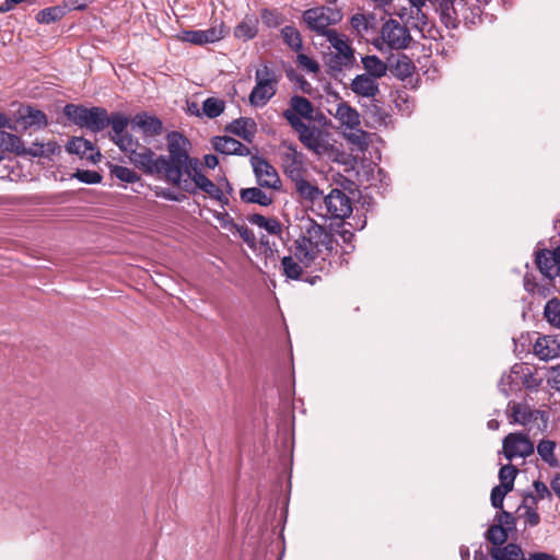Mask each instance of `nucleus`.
<instances>
[{
    "instance_id": "nucleus-22",
    "label": "nucleus",
    "mask_w": 560,
    "mask_h": 560,
    "mask_svg": "<svg viewBox=\"0 0 560 560\" xmlns=\"http://www.w3.org/2000/svg\"><path fill=\"white\" fill-rule=\"evenodd\" d=\"M534 353L540 360L548 361L560 354V345L549 336L538 337L534 345Z\"/></svg>"
},
{
    "instance_id": "nucleus-27",
    "label": "nucleus",
    "mask_w": 560,
    "mask_h": 560,
    "mask_svg": "<svg viewBox=\"0 0 560 560\" xmlns=\"http://www.w3.org/2000/svg\"><path fill=\"white\" fill-rule=\"evenodd\" d=\"M240 197L243 202L257 203L262 207H268L272 203L273 199L258 187L243 188L240 191Z\"/></svg>"
},
{
    "instance_id": "nucleus-32",
    "label": "nucleus",
    "mask_w": 560,
    "mask_h": 560,
    "mask_svg": "<svg viewBox=\"0 0 560 560\" xmlns=\"http://www.w3.org/2000/svg\"><path fill=\"white\" fill-rule=\"evenodd\" d=\"M551 250L542 249L536 254V265L539 271L547 278L553 279L558 276V272H553L556 262L550 259Z\"/></svg>"
},
{
    "instance_id": "nucleus-16",
    "label": "nucleus",
    "mask_w": 560,
    "mask_h": 560,
    "mask_svg": "<svg viewBox=\"0 0 560 560\" xmlns=\"http://www.w3.org/2000/svg\"><path fill=\"white\" fill-rule=\"evenodd\" d=\"M351 91L361 97L374 98L380 94V84L368 74H358L350 83Z\"/></svg>"
},
{
    "instance_id": "nucleus-34",
    "label": "nucleus",
    "mask_w": 560,
    "mask_h": 560,
    "mask_svg": "<svg viewBox=\"0 0 560 560\" xmlns=\"http://www.w3.org/2000/svg\"><path fill=\"white\" fill-rule=\"evenodd\" d=\"M556 443L550 440H541L537 445V453L550 467H559L560 463L555 456Z\"/></svg>"
},
{
    "instance_id": "nucleus-25",
    "label": "nucleus",
    "mask_w": 560,
    "mask_h": 560,
    "mask_svg": "<svg viewBox=\"0 0 560 560\" xmlns=\"http://www.w3.org/2000/svg\"><path fill=\"white\" fill-rule=\"evenodd\" d=\"M68 151L93 162H96V158L97 160L101 158V153L95 150L92 142L84 138L72 139L68 144Z\"/></svg>"
},
{
    "instance_id": "nucleus-20",
    "label": "nucleus",
    "mask_w": 560,
    "mask_h": 560,
    "mask_svg": "<svg viewBox=\"0 0 560 560\" xmlns=\"http://www.w3.org/2000/svg\"><path fill=\"white\" fill-rule=\"evenodd\" d=\"M294 183V189L303 202L314 205L316 201L323 199L324 194L318 186L312 184L303 176L298 178Z\"/></svg>"
},
{
    "instance_id": "nucleus-30",
    "label": "nucleus",
    "mask_w": 560,
    "mask_h": 560,
    "mask_svg": "<svg viewBox=\"0 0 560 560\" xmlns=\"http://www.w3.org/2000/svg\"><path fill=\"white\" fill-rule=\"evenodd\" d=\"M248 221L271 235H281L282 233V224L277 218H266L262 214L254 213L248 217Z\"/></svg>"
},
{
    "instance_id": "nucleus-26",
    "label": "nucleus",
    "mask_w": 560,
    "mask_h": 560,
    "mask_svg": "<svg viewBox=\"0 0 560 560\" xmlns=\"http://www.w3.org/2000/svg\"><path fill=\"white\" fill-rule=\"evenodd\" d=\"M258 18L254 14L245 18L234 27V36L238 39L249 40L258 34Z\"/></svg>"
},
{
    "instance_id": "nucleus-14",
    "label": "nucleus",
    "mask_w": 560,
    "mask_h": 560,
    "mask_svg": "<svg viewBox=\"0 0 560 560\" xmlns=\"http://www.w3.org/2000/svg\"><path fill=\"white\" fill-rule=\"evenodd\" d=\"M504 456L511 460L514 457H527L534 453V444L523 433H510L503 441Z\"/></svg>"
},
{
    "instance_id": "nucleus-10",
    "label": "nucleus",
    "mask_w": 560,
    "mask_h": 560,
    "mask_svg": "<svg viewBox=\"0 0 560 560\" xmlns=\"http://www.w3.org/2000/svg\"><path fill=\"white\" fill-rule=\"evenodd\" d=\"M326 213L325 215L334 220H345L352 213V201L349 196L339 188H334L323 197Z\"/></svg>"
},
{
    "instance_id": "nucleus-43",
    "label": "nucleus",
    "mask_w": 560,
    "mask_h": 560,
    "mask_svg": "<svg viewBox=\"0 0 560 560\" xmlns=\"http://www.w3.org/2000/svg\"><path fill=\"white\" fill-rule=\"evenodd\" d=\"M517 472L518 469L513 465H505L501 467L499 471L500 486L512 491Z\"/></svg>"
},
{
    "instance_id": "nucleus-1",
    "label": "nucleus",
    "mask_w": 560,
    "mask_h": 560,
    "mask_svg": "<svg viewBox=\"0 0 560 560\" xmlns=\"http://www.w3.org/2000/svg\"><path fill=\"white\" fill-rule=\"evenodd\" d=\"M335 238L324 225L308 219L302 228L301 235L290 247V254L282 257L283 275L292 280H300L304 268H310L325 252L334 249Z\"/></svg>"
},
{
    "instance_id": "nucleus-21",
    "label": "nucleus",
    "mask_w": 560,
    "mask_h": 560,
    "mask_svg": "<svg viewBox=\"0 0 560 560\" xmlns=\"http://www.w3.org/2000/svg\"><path fill=\"white\" fill-rule=\"evenodd\" d=\"M229 132L252 142L256 133V122L248 117H241L230 122L226 128Z\"/></svg>"
},
{
    "instance_id": "nucleus-58",
    "label": "nucleus",
    "mask_w": 560,
    "mask_h": 560,
    "mask_svg": "<svg viewBox=\"0 0 560 560\" xmlns=\"http://www.w3.org/2000/svg\"><path fill=\"white\" fill-rule=\"evenodd\" d=\"M43 156L44 158H50L51 155L56 154L60 151V147L52 141H49L47 143H43Z\"/></svg>"
},
{
    "instance_id": "nucleus-37",
    "label": "nucleus",
    "mask_w": 560,
    "mask_h": 560,
    "mask_svg": "<svg viewBox=\"0 0 560 560\" xmlns=\"http://www.w3.org/2000/svg\"><path fill=\"white\" fill-rule=\"evenodd\" d=\"M373 20L374 18L372 15L355 13L350 19V25L357 35L363 37L369 33L370 28H372Z\"/></svg>"
},
{
    "instance_id": "nucleus-35",
    "label": "nucleus",
    "mask_w": 560,
    "mask_h": 560,
    "mask_svg": "<svg viewBox=\"0 0 560 560\" xmlns=\"http://www.w3.org/2000/svg\"><path fill=\"white\" fill-rule=\"evenodd\" d=\"M20 115L28 126L45 127L47 125L46 115L42 110L34 107H23L20 109Z\"/></svg>"
},
{
    "instance_id": "nucleus-29",
    "label": "nucleus",
    "mask_w": 560,
    "mask_h": 560,
    "mask_svg": "<svg viewBox=\"0 0 560 560\" xmlns=\"http://www.w3.org/2000/svg\"><path fill=\"white\" fill-rule=\"evenodd\" d=\"M490 556L494 560H523L524 555L522 548L516 544H508L504 547H493L490 550Z\"/></svg>"
},
{
    "instance_id": "nucleus-57",
    "label": "nucleus",
    "mask_w": 560,
    "mask_h": 560,
    "mask_svg": "<svg viewBox=\"0 0 560 560\" xmlns=\"http://www.w3.org/2000/svg\"><path fill=\"white\" fill-rule=\"evenodd\" d=\"M43 142H34L30 148H24L22 155L43 156Z\"/></svg>"
},
{
    "instance_id": "nucleus-61",
    "label": "nucleus",
    "mask_w": 560,
    "mask_h": 560,
    "mask_svg": "<svg viewBox=\"0 0 560 560\" xmlns=\"http://www.w3.org/2000/svg\"><path fill=\"white\" fill-rule=\"evenodd\" d=\"M249 153H250L249 149L245 144H243L242 142L236 140L233 154L238 155V156H246Z\"/></svg>"
},
{
    "instance_id": "nucleus-52",
    "label": "nucleus",
    "mask_w": 560,
    "mask_h": 560,
    "mask_svg": "<svg viewBox=\"0 0 560 560\" xmlns=\"http://www.w3.org/2000/svg\"><path fill=\"white\" fill-rule=\"evenodd\" d=\"M296 60L299 66L307 70L308 72L317 73L319 71L318 62L305 54H299Z\"/></svg>"
},
{
    "instance_id": "nucleus-11",
    "label": "nucleus",
    "mask_w": 560,
    "mask_h": 560,
    "mask_svg": "<svg viewBox=\"0 0 560 560\" xmlns=\"http://www.w3.org/2000/svg\"><path fill=\"white\" fill-rule=\"evenodd\" d=\"M331 35L327 40L335 48L336 52L329 59V67L338 71H341L343 68H350L355 62L354 49L338 33H331Z\"/></svg>"
},
{
    "instance_id": "nucleus-4",
    "label": "nucleus",
    "mask_w": 560,
    "mask_h": 560,
    "mask_svg": "<svg viewBox=\"0 0 560 560\" xmlns=\"http://www.w3.org/2000/svg\"><path fill=\"white\" fill-rule=\"evenodd\" d=\"M312 122L290 119V127L296 132L299 141L308 151L318 156L329 154L332 151V144L327 139L328 133Z\"/></svg>"
},
{
    "instance_id": "nucleus-9",
    "label": "nucleus",
    "mask_w": 560,
    "mask_h": 560,
    "mask_svg": "<svg viewBox=\"0 0 560 560\" xmlns=\"http://www.w3.org/2000/svg\"><path fill=\"white\" fill-rule=\"evenodd\" d=\"M256 84L249 94V104L254 107H262L277 93L278 77L273 69L267 65L256 70Z\"/></svg>"
},
{
    "instance_id": "nucleus-2",
    "label": "nucleus",
    "mask_w": 560,
    "mask_h": 560,
    "mask_svg": "<svg viewBox=\"0 0 560 560\" xmlns=\"http://www.w3.org/2000/svg\"><path fill=\"white\" fill-rule=\"evenodd\" d=\"M189 141L177 131L167 135L168 156L165 161V180L171 185H179L180 179L200 163L197 158L188 154Z\"/></svg>"
},
{
    "instance_id": "nucleus-8",
    "label": "nucleus",
    "mask_w": 560,
    "mask_h": 560,
    "mask_svg": "<svg viewBox=\"0 0 560 560\" xmlns=\"http://www.w3.org/2000/svg\"><path fill=\"white\" fill-rule=\"evenodd\" d=\"M174 186L189 195H196L199 191H203L210 198L220 201L221 203H228V198L224 196L222 189L202 173L201 163H199L194 171L183 177L179 185Z\"/></svg>"
},
{
    "instance_id": "nucleus-48",
    "label": "nucleus",
    "mask_w": 560,
    "mask_h": 560,
    "mask_svg": "<svg viewBox=\"0 0 560 560\" xmlns=\"http://www.w3.org/2000/svg\"><path fill=\"white\" fill-rule=\"evenodd\" d=\"M521 509L525 510L524 513L520 515V517L524 518L525 524H528L529 526H536L539 524L540 516L532 505H528V503L523 502L518 511Z\"/></svg>"
},
{
    "instance_id": "nucleus-38",
    "label": "nucleus",
    "mask_w": 560,
    "mask_h": 560,
    "mask_svg": "<svg viewBox=\"0 0 560 560\" xmlns=\"http://www.w3.org/2000/svg\"><path fill=\"white\" fill-rule=\"evenodd\" d=\"M225 108L224 101L217 98V97H208L202 103V110L203 114L208 118H217L219 117Z\"/></svg>"
},
{
    "instance_id": "nucleus-24",
    "label": "nucleus",
    "mask_w": 560,
    "mask_h": 560,
    "mask_svg": "<svg viewBox=\"0 0 560 560\" xmlns=\"http://www.w3.org/2000/svg\"><path fill=\"white\" fill-rule=\"evenodd\" d=\"M133 124L148 137H155L163 132V124L161 119L155 116L148 115L147 113L136 115Z\"/></svg>"
},
{
    "instance_id": "nucleus-62",
    "label": "nucleus",
    "mask_w": 560,
    "mask_h": 560,
    "mask_svg": "<svg viewBox=\"0 0 560 560\" xmlns=\"http://www.w3.org/2000/svg\"><path fill=\"white\" fill-rule=\"evenodd\" d=\"M550 488L553 493L560 499V472H557L550 481Z\"/></svg>"
},
{
    "instance_id": "nucleus-17",
    "label": "nucleus",
    "mask_w": 560,
    "mask_h": 560,
    "mask_svg": "<svg viewBox=\"0 0 560 560\" xmlns=\"http://www.w3.org/2000/svg\"><path fill=\"white\" fill-rule=\"evenodd\" d=\"M284 173L292 182L303 176V154L294 145L289 147V151L282 156Z\"/></svg>"
},
{
    "instance_id": "nucleus-59",
    "label": "nucleus",
    "mask_w": 560,
    "mask_h": 560,
    "mask_svg": "<svg viewBox=\"0 0 560 560\" xmlns=\"http://www.w3.org/2000/svg\"><path fill=\"white\" fill-rule=\"evenodd\" d=\"M523 282H524V289L528 292V293H534L535 290L537 289L538 284L535 280V277L529 275V273H526L524 276V279H523Z\"/></svg>"
},
{
    "instance_id": "nucleus-31",
    "label": "nucleus",
    "mask_w": 560,
    "mask_h": 560,
    "mask_svg": "<svg viewBox=\"0 0 560 560\" xmlns=\"http://www.w3.org/2000/svg\"><path fill=\"white\" fill-rule=\"evenodd\" d=\"M370 100V103L364 105V112L365 114L371 118L373 119V121L377 125H386L387 124V118H388V114L387 112L385 110L384 106H383V103L377 100L376 97L374 98H369Z\"/></svg>"
},
{
    "instance_id": "nucleus-23",
    "label": "nucleus",
    "mask_w": 560,
    "mask_h": 560,
    "mask_svg": "<svg viewBox=\"0 0 560 560\" xmlns=\"http://www.w3.org/2000/svg\"><path fill=\"white\" fill-rule=\"evenodd\" d=\"M335 117L342 126H346L349 129H357L361 124L360 114L347 102H340L337 104Z\"/></svg>"
},
{
    "instance_id": "nucleus-3",
    "label": "nucleus",
    "mask_w": 560,
    "mask_h": 560,
    "mask_svg": "<svg viewBox=\"0 0 560 560\" xmlns=\"http://www.w3.org/2000/svg\"><path fill=\"white\" fill-rule=\"evenodd\" d=\"M121 151L130 162L147 175H156L165 179L164 155H156L151 149L141 145L137 139L128 138Z\"/></svg>"
},
{
    "instance_id": "nucleus-39",
    "label": "nucleus",
    "mask_w": 560,
    "mask_h": 560,
    "mask_svg": "<svg viewBox=\"0 0 560 560\" xmlns=\"http://www.w3.org/2000/svg\"><path fill=\"white\" fill-rule=\"evenodd\" d=\"M508 528L502 525H491L487 533L486 538L495 547H500L508 540Z\"/></svg>"
},
{
    "instance_id": "nucleus-46",
    "label": "nucleus",
    "mask_w": 560,
    "mask_h": 560,
    "mask_svg": "<svg viewBox=\"0 0 560 560\" xmlns=\"http://www.w3.org/2000/svg\"><path fill=\"white\" fill-rule=\"evenodd\" d=\"M110 174L125 183H136L140 178L133 170L120 165H113Z\"/></svg>"
},
{
    "instance_id": "nucleus-13",
    "label": "nucleus",
    "mask_w": 560,
    "mask_h": 560,
    "mask_svg": "<svg viewBox=\"0 0 560 560\" xmlns=\"http://www.w3.org/2000/svg\"><path fill=\"white\" fill-rule=\"evenodd\" d=\"M283 118L290 125V119H298L303 121L319 120L315 115V107L312 102L301 95H293L289 101V107L282 113Z\"/></svg>"
},
{
    "instance_id": "nucleus-41",
    "label": "nucleus",
    "mask_w": 560,
    "mask_h": 560,
    "mask_svg": "<svg viewBox=\"0 0 560 560\" xmlns=\"http://www.w3.org/2000/svg\"><path fill=\"white\" fill-rule=\"evenodd\" d=\"M260 19L262 23L270 28L278 27L284 21L283 15L276 9H262L260 11Z\"/></svg>"
},
{
    "instance_id": "nucleus-40",
    "label": "nucleus",
    "mask_w": 560,
    "mask_h": 560,
    "mask_svg": "<svg viewBox=\"0 0 560 560\" xmlns=\"http://www.w3.org/2000/svg\"><path fill=\"white\" fill-rule=\"evenodd\" d=\"M544 314L551 325L560 328V300L551 299L548 301Z\"/></svg>"
},
{
    "instance_id": "nucleus-55",
    "label": "nucleus",
    "mask_w": 560,
    "mask_h": 560,
    "mask_svg": "<svg viewBox=\"0 0 560 560\" xmlns=\"http://www.w3.org/2000/svg\"><path fill=\"white\" fill-rule=\"evenodd\" d=\"M155 194L158 197H161V198H164V199L171 200V201L180 202L186 198L185 195L175 194L172 190L165 189V188L161 189L160 191H156Z\"/></svg>"
},
{
    "instance_id": "nucleus-54",
    "label": "nucleus",
    "mask_w": 560,
    "mask_h": 560,
    "mask_svg": "<svg viewBox=\"0 0 560 560\" xmlns=\"http://www.w3.org/2000/svg\"><path fill=\"white\" fill-rule=\"evenodd\" d=\"M548 384L556 390L560 392V364L550 369Z\"/></svg>"
},
{
    "instance_id": "nucleus-47",
    "label": "nucleus",
    "mask_w": 560,
    "mask_h": 560,
    "mask_svg": "<svg viewBox=\"0 0 560 560\" xmlns=\"http://www.w3.org/2000/svg\"><path fill=\"white\" fill-rule=\"evenodd\" d=\"M62 15V10L58 7H50L46 8L44 10H40L37 15L36 20L38 23L49 24L57 20H59Z\"/></svg>"
},
{
    "instance_id": "nucleus-64",
    "label": "nucleus",
    "mask_w": 560,
    "mask_h": 560,
    "mask_svg": "<svg viewBox=\"0 0 560 560\" xmlns=\"http://www.w3.org/2000/svg\"><path fill=\"white\" fill-rule=\"evenodd\" d=\"M348 140L354 144H362L363 141H364V138H365V132L364 131H360V133H351L349 135L348 137Z\"/></svg>"
},
{
    "instance_id": "nucleus-28",
    "label": "nucleus",
    "mask_w": 560,
    "mask_h": 560,
    "mask_svg": "<svg viewBox=\"0 0 560 560\" xmlns=\"http://www.w3.org/2000/svg\"><path fill=\"white\" fill-rule=\"evenodd\" d=\"M362 65L365 74L375 80L383 78L387 72V65L375 55H369L362 58Z\"/></svg>"
},
{
    "instance_id": "nucleus-7",
    "label": "nucleus",
    "mask_w": 560,
    "mask_h": 560,
    "mask_svg": "<svg viewBox=\"0 0 560 560\" xmlns=\"http://www.w3.org/2000/svg\"><path fill=\"white\" fill-rule=\"evenodd\" d=\"M412 37L407 26L394 19L383 23L380 36L373 40V45L381 51L406 49Z\"/></svg>"
},
{
    "instance_id": "nucleus-5",
    "label": "nucleus",
    "mask_w": 560,
    "mask_h": 560,
    "mask_svg": "<svg viewBox=\"0 0 560 560\" xmlns=\"http://www.w3.org/2000/svg\"><path fill=\"white\" fill-rule=\"evenodd\" d=\"M342 16L343 14L340 9L318 5L305 10L302 14V20L310 31L327 39L332 36L331 33H338L330 26L340 23Z\"/></svg>"
},
{
    "instance_id": "nucleus-42",
    "label": "nucleus",
    "mask_w": 560,
    "mask_h": 560,
    "mask_svg": "<svg viewBox=\"0 0 560 560\" xmlns=\"http://www.w3.org/2000/svg\"><path fill=\"white\" fill-rule=\"evenodd\" d=\"M533 418V411L527 405L514 404L512 407V422L526 424Z\"/></svg>"
},
{
    "instance_id": "nucleus-12",
    "label": "nucleus",
    "mask_w": 560,
    "mask_h": 560,
    "mask_svg": "<svg viewBox=\"0 0 560 560\" xmlns=\"http://www.w3.org/2000/svg\"><path fill=\"white\" fill-rule=\"evenodd\" d=\"M250 164L256 182L260 187L270 189H279L281 187V179L277 170L265 158L253 155Z\"/></svg>"
},
{
    "instance_id": "nucleus-6",
    "label": "nucleus",
    "mask_w": 560,
    "mask_h": 560,
    "mask_svg": "<svg viewBox=\"0 0 560 560\" xmlns=\"http://www.w3.org/2000/svg\"><path fill=\"white\" fill-rule=\"evenodd\" d=\"M65 116L74 125L93 132L104 130L108 126V114L103 107H84L83 105L67 104Z\"/></svg>"
},
{
    "instance_id": "nucleus-53",
    "label": "nucleus",
    "mask_w": 560,
    "mask_h": 560,
    "mask_svg": "<svg viewBox=\"0 0 560 560\" xmlns=\"http://www.w3.org/2000/svg\"><path fill=\"white\" fill-rule=\"evenodd\" d=\"M511 490H506V488L501 486H495L491 490V503L493 508L495 509H502L503 508V500L504 497L510 492Z\"/></svg>"
},
{
    "instance_id": "nucleus-51",
    "label": "nucleus",
    "mask_w": 560,
    "mask_h": 560,
    "mask_svg": "<svg viewBox=\"0 0 560 560\" xmlns=\"http://www.w3.org/2000/svg\"><path fill=\"white\" fill-rule=\"evenodd\" d=\"M75 177L86 184H98L102 182V175L96 171H80L78 170L75 173Z\"/></svg>"
},
{
    "instance_id": "nucleus-44",
    "label": "nucleus",
    "mask_w": 560,
    "mask_h": 560,
    "mask_svg": "<svg viewBox=\"0 0 560 560\" xmlns=\"http://www.w3.org/2000/svg\"><path fill=\"white\" fill-rule=\"evenodd\" d=\"M236 139L228 136L214 137L212 139V147L217 152L222 154H233Z\"/></svg>"
},
{
    "instance_id": "nucleus-15",
    "label": "nucleus",
    "mask_w": 560,
    "mask_h": 560,
    "mask_svg": "<svg viewBox=\"0 0 560 560\" xmlns=\"http://www.w3.org/2000/svg\"><path fill=\"white\" fill-rule=\"evenodd\" d=\"M224 37L223 26H211L208 30L197 31H182L177 38L180 42L190 43L194 45H205L215 43Z\"/></svg>"
},
{
    "instance_id": "nucleus-49",
    "label": "nucleus",
    "mask_w": 560,
    "mask_h": 560,
    "mask_svg": "<svg viewBox=\"0 0 560 560\" xmlns=\"http://www.w3.org/2000/svg\"><path fill=\"white\" fill-rule=\"evenodd\" d=\"M413 69L415 66L412 65L411 60L407 56H402L401 59L397 60L395 66V73L400 78H406L411 75Z\"/></svg>"
},
{
    "instance_id": "nucleus-56",
    "label": "nucleus",
    "mask_w": 560,
    "mask_h": 560,
    "mask_svg": "<svg viewBox=\"0 0 560 560\" xmlns=\"http://www.w3.org/2000/svg\"><path fill=\"white\" fill-rule=\"evenodd\" d=\"M508 528V532L515 526L514 516L510 512L503 511L499 516V524Z\"/></svg>"
},
{
    "instance_id": "nucleus-36",
    "label": "nucleus",
    "mask_w": 560,
    "mask_h": 560,
    "mask_svg": "<svg viewBox=\"0 0 560 560\" xmlns=\"http://www.w3.org/2000/svg\"><path fill=\"white\" fill-rule=\"evenodd\" d=\"M283 42L295 52L303 48L302 36L295 26L287 25L281 30Z\"/></svg>"
},
{
    "instance_id": "nucleus-19",
    "label": "nucleus",
    "mask_w": 560,
    "mask_h": 560,
    "mask_svg": "<svg viewBox=\"0 0 560 560\" xmlns=\"http://www.w3.org/2000/svg\"><path fill=\"white\" fill-rule=\"evenodd\" d=\"M440 14L441 22L447 28H456L458 14L454 7V0H430Z\"/></svg>"
},
{
    "instance_id": "nucleus-50",
    "label": "nucleus",
    "mask_w": 560,
    "mask_h": 560,
    "mask_svg": "<svg viewBox=\"0 0 560 560\" xmlns=\"http://www.w3.org/2000/svg\"><path fill=\"white\" fill-rule=\"evenodd\" d=\"M230 224L232 228H234L238 232L241 238L248 246H250V247L255 246V243H256L255 234L247 225H238V224L234 223L233 220H231Z\"/></svg>"
},
{
    "instance_id": "nucleus-18",
    "label": "nucleus",
    "mask_w": 560,
    "mask_h": 560,
    "mask_svg": "<svg viewBox=\"0 0 560 560\" xmlns=\"http://www.w3.org/2000/svg\"><path fill=\"white\" fill-rule=\"evenodd\" d=\"M128 124L129 119L120 113H113L110 116H108V126L112 127V130L114 132V135L112 136V140L118 145L120 150H122L126 147V142L124 141L122 143V140L133 138L131 135L126 132Z\"/></svg>"
},
{
    "instance_id": "nucleus-60",
    "label": "nucleus",
    "mask_w": 560,
    "mask_h": 560,
    "mask_svg": "<svg viewBox=\"0 0 560 560\" xmlns=\"http://www.w3.org/2000/svg\"><path fill=\"white\" fill-rule=\"evenodd\" d=\"M523 560H558L557 557L547 552H533L527 557H524Z\"/></svg>"
},
{
    "instance_id": "nucleus-63",
    "label": "nucleus",
    "mask_w": 560,
    "mask_h": 560,
    "mask_svg": "<svg viewBox=\"0 0 560 560\" xmlns=\"http://www.w3.org/2000/svg\"><path fill=\"white\" fill-rule=\"evenodd\" d=\"M205 165L208 167V168H211L213 170L214 167L218 166L219 164V159L217 155L214 154H206L205 158Z\"/></svg>"
},
{
    "instance_id": "nucleus-45",
    "label": "nucleus",
    "mask_w": 560,
    "mask_h": 560,
    "mask_svg": "<svg viewBox=\"0 0 560 560\" xmlns=\"http://www.w3.org/2000/svg\"><path fill=\"white\" fill-rule=\"evenodd\" d=\"M534 488L536 491V495H533L532 493L527 494L524 498V503H530L533 505L537 504L538 500H542L545 498H551V491L548 489V487L540 480L534 481Z\"/></svg>"
},
{
    "instance_id": "nucleus-33",
    "label": "nucleus",
    "mask_w": 560,
    "mask_h": 560,
    "mask_svg": "<svg viewBox=\"0 0 560 560\" xmlns=\"http://www.w3.org/2000/svg\"><path fill=\"white\" fill-rule=\"evenodd\" d=\"M0 147L18 155L24 153V144L21 138L3 130H0Z\"/></svg>"
}]
</instances>
